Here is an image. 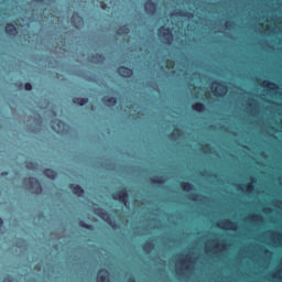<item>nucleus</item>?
Wrapping results in <instances>:
<instances>
[{"mask_svg":"<svg viewBox=\"0 0 282 282\" xmlns=\"http://www.w3.org/2000/svg\"><path fill=\"white\" fill-rule=\"evenodd\" d=\"M144 10L149 14H155V10H158V4H155V2H153V0H148L144 3Z\"/></svg>","mask_w":282,"mask_h":282,"instance_id":"obj_8","label":"nucleus"},{"mask_svg":"<svg viewBox=\"0 0 282 282\" xmlns=\"http://www.w3.org/2000/svg\"><path fill=\"white\" fill-rule=\"evenodd\" d=\"M101 8L105 10V8H107V4H105V2H101Z\"/></svg>","mask_w":282,"mask_h":282,"instance_id":"obj_33","label":"nucleus"},{"mask_svg":"<svg viewBox=\"0 0 282 282\" xmlns=\"http://www.w3.org/2000/svg\"><path fill=\"white\" fill-rule=\"evenodd\" d=\"M79 226H80V228H85V230H94V226L85 223L84 220L79 221Z\"/></svg>","mask_w":282,"mask_h":282,"instance_id":"obj_23","label":"nucleus"},{"mask_svg":"<svg viewBox=\"0 0 282 282\" xmlns=\"http://www.w3.org/2000/svg\"><path fill=\"white\" fill-rule=\"evenodd\" d=\"M112 199L116 202H120L123 204V206H129V192H127L126 187H123L121 191L116 192L112 194Z\"/></svg>","mask_w":282,"mask_h":282,"instance_id":"obj_2","label":"nucleus"},{"mask_svg":"<svg viewBox=\"0 0 282 282\" xmlns=\"http://www.w3.org/2000/svg\"><path fill=\"white\" fill-rule=\"evenodd\" d=\"M175 67V62L173 59H167L166 61V68L167 69H173Z\"/></svg>","mask_w":282,"mask_h":282,"instance_id":"obj_25","label":"nucleus"},{"mask_svg":"<svg viewBox=\"0 0 282 282\" xmlns=\"http://www.w3.org/2000/svg\"><path fill=\"white\" fill-rule=\"evenodd\" d=\"M214 85H217V87H221L220 93L217 89V87L215 86L212 87V91L214 96H216L217 98H224V96H226V93L228 91V86L224 85V83L221 82H214Z\"/></svg>","mask_w":282,"mask_h":282,"instance_id":"obj_4","label":"nucleus"},{"mask_svg":"<svg viewBox=\"0 0 282 282\" xmlns=\"http://www.w3.org/2000/svg\"><path fill=\"white\" fill-rule=\"evenodd\" d=\"M225 26H226V28H232V23H231L230 21H227V22L225 23Z\"/></svg>","mask_w":282,"mask_h":282,"instance_id":"obj_31","label":"nucleus"},{"mask_svg":"<svg viewBox=\"0 0 282 282\" xmlns=\"http://www.w3.org/2000/svg\"><path fill=\"white\" fill-rule=\"evenodd\" d=\"M270 210H271L270 208H265L264 209L265 213H270Z\"/></svg>","mask_w":282,"mask_h":282,"instance_id":"obj_36","label":"nucleus"},{"mask_svg":"<svg viewBox=\"0 0 282 282\" xmlns=\"http://www.w3.org/2000/svg\"><path fill=\"white\" fill-rule=\"evenodd\" d=\"M192 109H193V111H196L197 113H202V112L206 111V106L204 104L197 101L192 105Z\"/></svg>","mask_w":282,"mask_h":282,"instance_id":"obj_14","label":"nucleus"},{"mask_svg":"<svg viewBox=\"0 0 282 282\" xmlns=\"http://www.w3.org/2000/svg\"><path fill=\"white\" fill-rule=\"evenodd\" d=\"M238 191H241V185H238Z\"/></svg>","mask_w":282,"mask_h":282,"instance_id":"obj_39","label":"nucleus"},{"mask_svg":"<svg viewBox=\"0 0 282 282\" xmlns=\"http://www.w3.org/2000/svg\"><path fill=\"white\" fill-rule=\"evenodd\" d=\"M73 102H74V105H78L79 107H85V105H87V102H89V98L74 97Z\"/></svg>","mask_w":282,"mask_h":282,"instance_id":"obj_13","label":"nucleus"},{"mask_svg":"<svg viewBox=\"0 0 282 282\" xmlns=\"http://www.w3.org/2000/svg\"><path fill=\"white\" fill-rule=\"evenodd\" d=\"M3 226V219L0 218V228Z\"/></svg>","mask_w":282,"mask_h":282,"instance_id":"obj_34","label":"nucleus"},{"mask_svg":"<svg viewBox=\"0 0 282 282\" xmlns=\"http://www.w3.org/2000/svg\"><path fill=\"white\" fill-rule=\"evenodd\" d=\"M44 175L48 177V180H56L58 174L56 173V171L52 169H46L44 170Z\"/></svg>","mask_w":282,"mask_h":282,"instance_id":"obj_17","label":"nucleus"},{"mask_svg":"<svg viewBox=\"0 0 282 282\" xmlns=\"http://www.w3.org/2000/svg\"><path fill=\"white\" fill-rule=\"evenodd\" d=\"M26 169H29V171H36V163L28 162L26 163Z\"/></svg>","mask_w":282,"mask_h":282,"instance_id":"obj_24","label":"nucleus"},{"mask_svg":"<svg viewBox=\"0 0 282 282\" xmlns=\"http://www.w3.org/2000/svg\"><path fill=\"white\" fill-rule=\"evenodd\" d=\"M117 34L119 36H123L124 34H129V28L127 25H123L117 30Z\"/></svg>","mask_w":282,"mask_h":282,"instance_id":"obj_20","label":"nucleus"},{"mask_svg":"<svg viewBox=\"0 0 282 282\" xmlns=\"http://www.w3.org/2000/svg\"><path fill=\"white\" fill-rule=\"evenodd\" d=\"M250 182L254 184V177H250Z\"/></svg>","mask_w":282,"mask_h":282,"instance_id":"obj_35","label":"nucleus"},{"mask_svg":"<svg viewBox=\"0 0 282 282\" xmlns=\"http://www.w3.org/2000/svg\"><path fill=\"white\" fill-rule=\"evenodd\" d=\"M253 218L254 219H261V215H254Z\"/></svg>","mask_w":282,"mask_h":282,"instance_id":"obj_32","label":"nucleus"},{"mask_svg":"<svg viewBox=\"0 0 282 282\" xmlns=\"http://www.w3.org/2000/svg\"><path fill=\"white\" fill-rule=\"evenodd\" d=\"M153 248H154V245H153V242H151V241H145V242L143 243V250H144V252H149V251L153 250Z\"/></svg>","mask_w":282,"mask_h":282,"instance_id":"obj_21","label":"nucleus"},{"mask_svg":"<svg viewBox=\"0 0 282 282\" xmlns=\"http://www.w3.org/2000/svg\"><path fill=\"white\" fill-rule=\"evenodd\" d=\"M69 188L73 193V195H76L77 197H83L85 195V189L78 184H70Z\"/></svg>","mask_w":282,"mask_h":282,"instance_id":"obj_9","label":"nucleus"},{"mask_svg":"<svg viewBox=\"0 0 282 282\" xmlns=\"http://www.w3.org/2000/svg\"><path fill=\"white\" fill-rule=\"evenodd\" d=\"M63 127H65V122L61 119H54L52 121V129L53 131H55L56 133H61V131H63Z\"/></svg>","mask_w":282,"mask_h":282,"instance_id":"obj_10","label":"nucleus"},{"mask_svg":"<svg viewBox=\"0 0 282 282\" xmlns=\"http://www.w3.org/2000/svg\"><path fill=\"white\" fill-rule=\"evenodd\" d=\"M101 100L107 107H116L118 102V99H116V97H104Z\"/></svg>","mask_w":282,"mask_h":282,"instance_id":"obj_12","label":"nucleus"},{"mask_svg":"<svg viewBox=\"0 0 282 282\" xmlns=\"http://www.w3.org/2000/svg\"><path fill=\"white\" fill-rule=\"evenodd\" d=\"M96 215H98V217H100V219L106 221V224H109V226H113V220H111V215L109 214V212H107L102 208H98V209H96Z\"/></svg>","mask_w":282,"mask_h":282,"instance_id":"obj_5","label":"nucleus"},{"mask_svg":"<svg viewBox=\"0 0 282 282\" xmlns=\"http://www.w3.org/2000/svg\"><path fill=\"white\" fill-rule=\"evenodd\" d=\"M24 184L26 185L28 191H31L34 195H41V193H43L41 182L36 177L24 178Z\"/></svg>","mask_w":282,"mask_h":282,"instance_id":"obj_1","label":"nucleus"},{"mask_svg":"<svg viewBox=\"0 0 282 282\" xmlns=\"http://www.w3.org/2000/svg\"><path fill=\"white\" fill-rule=\"evenodd\" d=\"M117 72L119 75H121L122 78H131V76H133V69L127 66H119Z\"/></svg>","mask_w":282,"mask_h":282,"instance_id":"obj_6","label":"nucleus"},{"mask_svg":"<svg viewBox=\"0 0 282 282\" xmlns=\"http://www.w3.org/2000/svg\"><path fill=\"white\" fill-rule=\"evenodd\" d=\"M151 184H164L166 180L164 176H153L150 178Z\"/></svg>","mask_w":282,"mask_h":282,"instance_id":"obj_18","label":"nucleus"},{"mask_svg":"<svg viewBox=\"0 0 282 282\" xmlns=\"http://www.w3.org/2000/svg\"><path fill=\"white\" fill-rule=\"evenodd\" d=\"M181 188H182V191H185L186 193H188V192L193 191V184H191L188 182H182Z\"/></svg>","mask_w":282,"mask_h":282,"instance_id":"obj_19","label":"nucleus"},{"mask_svg":"<svg viewBox=\"0 0 282 282\" xmlns=\"http://www.w3.org/2000/svg\"><path fill=\"white\" fill-rule=\"evenodd\" d=\"M75 18L79 19V21H83V17L78 15V14H74L72 18V21L75 20Z\"/></svg>","mask_w":282,"mask_h":282,"instance_id":"obj_30","label":"nucleus"},{"mask_svg":"<svg viewBox=\"0 0 282 282\" xmlns=\"http://www.w3.org/2000/svg\"><path fill=\"white\" fill-rule=\"evenodd\" d=\"M208 147H209L208 144H205V145H204V149H208Z\"/></svg>","mask_w":282,"mask_h":282,"instance_id":"obj_37","label":"nucleus"},{"mask_svg":"<svg viewBox=\"0 0 282 282\" xmlns=\"http://www.w3.org/2000/svg\"><path fill=\"white\" fill-rule=\"evenodd\" d=\"M24 89H25V91H32V84L31 83H25L24 84Z\"/></svg>","mask_w":282,"mask_h":282,"instance_id":"obj_28","label":"nucleus"},{"mask_svg":"<svg viewBox=\"0 0 282 282\" xmlns=\"http://www.w3.org/2000/svg\"><path fill=\"white\" fill-rule=\"evenodd\" d=\"M4 32L8 34V36H17L19 31L13 23H7L4 26Z\"/></svg>","mask_w":282,"mask_h":282,"instance_id":"obj_11","label":"nucleus"},{"mask_svg":"<svg viewBox=\"0 0 282 282\" xmlns=\"http://www.w3.org/2000/svg\"><path fill=\"white\" fill-rule=\"evenodd\" d=\"M267 253H270V250H265Z\"/></svg>","mask_w":282,"mask_h":282,"instance_id":"obj_41","label":"nucleus"},{"mask_svg":"<svg viewBox=\"0 0 282 282\" xmlns=\"http://www.w3.org/2000/svg\"><path fill=\"white\" fill-rule=\"evenodd\" d=\"M158 36L163 39L165 43H171L173 41V31H171V28L161 26L158 29Z\"/></svg>","mask_w":282,"mask_h":282,"instance_id":"obj_3","label":"nucleus"},{"mask_svg":"<svg viewBox=\"0 0 282 282\" xmlns=\"http://www.w3.org/2000/svg\"><path fill=\"white\" fill-rule=\"evenodd\" d=\"M129 281H130V282H135V279H130Z\"/></svg>","mask_w":282,"mask_h":282,"instance_id":"obj_38","label":"nucleus"},{"mask_svg":"<svg viewBox=\"0 0 282 282\" xmlns=\"http://www.w3.org/2000/svg\"><path fill=\"white\" fill-rule=\"evenodd\" d=\"M91 61L98 65L100 63H104L105 61V55L100 54V53H96L95 55L91 56Z\"/></svg>","mask_w":282,"mask_h":282,"instance_id":"obj_16","label":"nucleus"},{"mask_svg":"<svg viewBox=\"0 0 282 282\" xmlns=\"http://www.w3.org/2000/svg\"><path fill=\"white\" fill-rule=\"evenodd\" d=\"M224 226H227L228 228H235L237 226V224L230 221V220H225Z\"/></svg>","mask_w":282,"mask_h":282,"instance_id":"obj_26","label":"nucleus"},{"mask_svg":"<svg viewBox=\"0 0 282 282\" xmlns=\"http://www.w3.org/2000/svg\"><path fill=\"white\" fill-rule=\"evenodd\" d=\"M97 282H110L109 271L100 269L97 273Z\"/></svg>","mask_w":282,"mask_h":282,"instance_id":"obj_7","label":"nucleus"},{"mask_svg":"<svg viewBox=\"0 0 282 282\" xmlns=\"http://www.w3.org/2000/svg\"><path fill=\"white\" fill-rule=\"evenodd\" d=\"M176 17H186L187 19H193V13L186 11H177Z\"/></svg>","mask_w":282,"mask_h":282,"instance_id":"obj_22","label":"nucleus"},{"mask_svg":"<svg viewBox=\"0 0 282 282\" xmlns=\"http://www.w3.org/2000/svg\"><path fill=\"white\" fill-rule=\"evenodd\" d=\"M198 197H202V195H199V194H191L189 195V199H192V202H197Z\"/></svg>","mask_w":282,"mask_h":282,"instance_id":"obj_27","label":"nucleus"},{"mask_svg":"<svg viewBox=\"0 0 282 282\" xmlns=\"http://www.w3.org/2000/svg\"><path fill=\"white\" fill-rule=\"evenodd\" d=\"M262 86L265 89H271V90L279 89V86L276 85V83L270 82V80H263Z\"/></svg>","mask_w":282,"mask_h":282,"instance_id":"obj_15","label":"nucleus"},{"mask_svg":"<svg viewBox=\"0 0 282 282\" xmlns=\"http://www.w3.org/2000/svg\"><path fill=\"white\" fill-rule=\"evenodd\" d=\"M175 131H176V133H180L181 130H180V129H176Z\"/></svg>","mask_w":282,"mask_h":282,"instance_id":"obj_40","label":"nucleus"},{"mask_svg":"<svg viewBox=\"0 0 282 282\" xmlns=\"http://www.w3.org/2000/svg\"><path fill=\"white\" fill-rule=\"evenodd\" d=\"M246 188L247 193H252V191H254V186L252 184L247 185Z\"/></svg>","mask_w":282,"mask_h":282,"instance_id":"obj_29","label":"nucleus"}]
</instances>
